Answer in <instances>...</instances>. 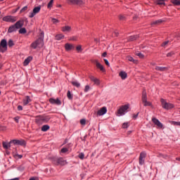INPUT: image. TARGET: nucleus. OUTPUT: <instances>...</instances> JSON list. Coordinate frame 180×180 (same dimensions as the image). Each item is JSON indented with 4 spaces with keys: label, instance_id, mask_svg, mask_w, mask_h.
Segmentation results:
<instances>
[{
    "label": "nucleus",
    "instance_id": "12",
    "mask_svg": "<svg viewBox=\"0 0 180 180\" xmlns=\"http://www.w3.org/2000/svg\"><path fill=\"white\" fill-rule=\"evenodd\" d=\"M49 102L51 103V105H61V101H60V99L58 98H49Z\"/></svg>",
    "mask_w": 180,
    "mask_h": 180
},
{
    "label": "nucleus",
    "instance_id": "14",
    "mask_svg": "<svg viewBox=\"0 0 180 180\" xmlns=\"http://www.w3.org/2000/svg\"><path fill=\"white\" fill-rule=\"evenodd\" d=\"M144 158H146V153L142 152V153H141L140 157H139L140 165H143V164H144Z\"/></svg>",
    "mask_w": 180,
    "mask_h": 180
},
{
    "label": "nucleus",
    "instance_id": "50",
    "mask_svg": "<svg viewBox=\"0 0 180 180\" xmlns=\"http://www.w3.org/2000/svg\"><path fill=\"white\" fill-rule=\"evenodd\" d=\"M68 151V148H63L61 149V153H67Z\"/></svg>",
    "mask_w": 180,
    "mask_h": 180
},
{
    "label": "nucleus",
    "instance_id": "33",
    "mask_svg": "<svg viewBox=\"0 0 180 180\" xmlns=\"http://www.w3.org/2000/svg\"><path fill=\"white\" fill-rule=\"evenodd\" d=\"M169 123L173 126H179V122L169 121Z\"/></svg>",
    "mask_w": 180,
    "mask_h": 180
},
{
    "label": "nucleus",
    "instance_id": "57",
    "mask_svg": "<svg viewBox=\"0 0 180 180\" xmlns=\"http://www.w3.org/2000/svg\"><path fill=\"white\" fill-rule=\"evenodd\" d=\"M138 116H139V113H137L136 115H134L133 118L134 119H137Z\"/></svg>",
    "mask_w": 180,
    "mask_h": 180
},
{
    "label": "nucleus",
    "instance_id": "40",
    "mask_svg": "<svg viewBox=\"0 0 180 180\" xmlns=\"http://www.w3.org/2000/svg\"><path fill=\"white\" fill-rule=\"evenodd\" d=\"M86 123V120L85 119H82L80 120V124L82 125V126H85Z\"/></svg>",
    "mask_w": 180,
    "mask_h": 180
},
{
    "label": "nucleus",
    "instance_id": "4",
    "mask_svg": "<svg viewBox=\"0 0 180 180\" xmlns=\"http://www.w3.org/2000/svg\"><path fill=\"white\" fill-rule=\"evenodd\" d=\"M160 102L162 104V108H163V109H166L167 110H169V109H173V108L174 107V104L171 103H167L163 98L160 100Z\"/></svg>",
    "mask_w": 180,
    "mask_h": 180
},
{
    "label": "nucleus",
    "instance_id": "5",
    "mask_svg": "<svg viewBox=\"0 0 180 180\" xmlns=\"http://www.w3.org/2000/svg\"><path fill=\"white\" fill-rule=\"evenodd\" d=\"M142 103H143V106H151V102L147 101V93L146 91H143L142 94Z\"/></svg>",
    "mask_w": 180,
    "mask_h": 180
},
{
    "label": "nucleus",
    "instance_id": "44",
    "mask_svg": "<svg viewBox=\"0 0 180 180\" xmlns=\"http://www.w3.org/2000/svg\"><path fill=\"white\" fill-rule=\"evenodd\" d=\"M103 61L105 63V64L107 65V67H110V64L109 63V61L107 60V59H103Z\"/></svg>",
    "mask_w": 180,
    "mask_h": 180
},
{
    "label": "nucleus",
    "instance_id": "42",
    "mask_svg": "<svg viewBox=\"0 0 180 180\" xmlns=\"http://www.w3.org/2000/svg\"><path fill=\"white\" fill-rule=\"evenodd\" d=\"M68 4H72L73 5H76L77 0H68Z\"/></svg>",
    "mask_w": 180,
    "mask_h": 180
},
{
    "label": "nucleus",
    "instance_id": "3",
    "mask_svg": "<svg viewBox=\"0 0 180 180\" xmlns=\"http://www.w3.org/2000/svg\"><path fill=\"white\" fill-rule=\"evenodd\" d=\"M50 120V116L48 115H39L36 117L35 122L39 126L43 123H47Z\"/></svg>",
    "mask_w": 180,
    "mask_h": 180
},
{
    "label": "nucleus",
    "instance_id": "20",
    "mask_svg": "<svg viewBox=\"0 0 180 180\" xmlns=\"http://www.w3.org/2000/svg\"><path fill=\"white\" fill-rule=\"evenodd\" d=\"M30 102H32V100H30V97L26 96V97L23 99V105H24V106H26V105L30 103Z\"/></svg>",
    "mask_w": 180,
    "mask_h": 180
},
{
    "label": "nucleus",
    "instance_id": "58",
    "mask_svg": "<svg viewBox=\"0 0 180 180\" xmlns=\"http://www.w3.org/2000/svg\"><path fill=\"white\" fill-rule=\"evenodd\" d=\"M106 56H108V53H106V52H104V53L102 54V57H106Z\"/></svg>",
    "mask_w": 180,
    "mask_h": 180
},
{
    "label": "nucleus",
    "instance_id": "24",
    "mask_svg": "<svg viewBox=\"0 0 180 180\" xmlns=\"http://www.w3.org/2000/svg\"><path fill=\"white\" fill-rule=\"evenodd\" d=\"M32 56H29L28 58H27L24 60V65H29V63H30V61H32Z\"/></svg>",
    "mask_w": 180,
    "mask_h": 180
},
{
    "label": "nucleus",
    "instance_id": "19",
    "mask_svg": "<svg viewBox=\"0 0 180 180\" xmlns=\"http://www.w3.org/2000/svg\"><path fill=\"white\" fill-rule=\"evenodd\" d=\"M18 28L15 27V24L10 26L8 30V33H13V32H16Z\"/></svg>",
    "mask_w": 180,
    "mask_h": 180
},
{
    "label": "nucleus",
    "instance_id": "34",
    "mask_svg": "<svg viewBox=\"0 0 180 180\" xmlns=\"http://www.w3.org/2000/svg\"><path fill=\"white\" fill-rule=\"evenodd\" d=\"M51 22L52 23H53V25H57V23H60V20L56 18H51Z\"/></svg>",
    "mask_w": 180,
    "mask_h": 180
},
{
    "label": "nucleus",
    "instance_id": "47",
    "mask_svg": "<svg viewBox=\"0 0 180 180\" xmlns=\"http://www.w3.org/2000/svg\"><path fill=\"white\" fill-rule=\"evenodd\" d=\"M90 88L91 87L89 86V85L85 86L84 92H88V91H89Z\"/></svg>",
    "mask_w": 180,
    "mask_h": 180
},
{
    "label": "nucleus",
    "instance_id": "56",
    "mask_svg": "<svg viewBox=\"0 0 180 180\" xmlns=\"http://www.w3.org/2000/svg\"><path fill=\"white\" fill-rule=\"evenodd\" d=\"M18 110H23V107H22V105H18Z\"/></svg>",
    "mask_w": 180,
    "mask_h": 180
},
{
    "label": "nucleus",
    "instance_id": "9",
    "mask_svg": "<svg viewBox=\"0 0 180 180\" xmlns=\"http://www.w3.org/2000/svg\"><path fill=\"white\" fill-rule=\"evenodd\" d=\"M152 122L154 123V124H155V126H157L158 129H162V127H164L162 123H161V122H160V120L155 117L152 118Z\"/></svg>",
    "mask_w": 180,
    "mask_h": 180
},
{
    "label": "nucleus",
    "instance_id": "7",
    "mask_svg": "<svg viewBox=\"0 0 180 180\" xmlns=\"http://www.w3.org/2000/svg\"><path fill=\"white\" fill-rule=\"evenodd\" d=\"M0 47H2L1 49V53H5L8 50V42L6 39H2L0 42Z\"/></svg>",
    "mask_w": 180,
    "mask_h": 180
},
{
    "label": "nucleus",
    "instance_id": "39",
    "mask_svg": "<svg viewBox=\"0 0 180 180\" xmlns=\"http://www.w3.org/2000/svg\"><path fill=\"white\" fill-rule=\"evenodd\" d=\"M54 2V0H51L49 3L48 4V8L50 9V8L53 7V4Z\"/></svg>",
    "mask_w": 180,
    "mask_h": 180
},
{
    "label": "nucleus",
    "instance_id": "25",
    "mask_svg": "<svg viewBox=\"0 0 180 180\" xmlns=\"http://www.w3.org/2000/svg\"><path fill=\"white\" fill-rule=\"evenodd\" d=\"M11 143H12V142L7 143V142H4H4L2 143L4 148H5L6 150H8V148H10V147H11Z\"/></svg>",
    "mask_w": 180,
    "mask_h": 180
},
{
    "label": "nucleus",
    "instance_id": "28",
    "mask_svg": "<svg viewBox=\"0 0 180 180\" xmlns=\"http://www.w3.org/2000/svg\"><path fill=\"white\" fill-rule=\"evenodd\" d=\"M64 38V35L62 34H58L56 36V40H62Z\"/></svg>",
    "mask_w": 180,
    "mask_h": 180
},
{
    "label": "nucleus",
    "instance_id": "18",
    "mask_svg": "<svg viewBox=\"0 0 180 180\" xmlns=\"http://www.w3.org/2000/svg\"><path fill=\"white\" fill-rule=\"evenodd\" d=\"M96 67L98 68V70H101L103 72H105V68H103V65L98 62V60H96Z\"/></svg>",
    "mask_w": 180,
    "mask_h": 180
},
{
    "label": "nucleus",
    "instance_id": "26",
    "mask_svg": "<svg viewBox=\"0 0 180 180\" xmlns=\"http://www.w3.org/2000/svg\"><path fill=\"white\" fill-rule=\"evenodd\" d=\"M71 84L73 86H76V88H79V86H81V84L77 81L71 82Z\"/></svg>",
    "mask_w": 180,
    "mask_h": 180
},
{
    "label": "nucleus",
    "instance_id": "10",
    "mask_svg": "<svg viewBox=\"0 0 180 180\" xmlns=\"http://www.w3.org/2000/svg\"><path fill=\"white\" fill-rule=\"evenodd\" d=\"M56 165H66L67 160H63V158H59L55 160Z\"/></svg>",
    "mask_w": 180,
    "mask_h": 180
},
{
    "label": "nucleus",
    "instance_id": "59",
    "mask_svg": "<svg viewBox=\"0 0 180 180\" xmlns=\"http://www.w3.org/2000/svg\"><path fill=\"white\" fill-rule=\"evenodd\" d=\"M70 40H73L75 41H77V37H73L72 39H70Z\"/></svg>",
    "mask_w": 180,
    "mask_h": 180
},
{
    "label": "nucleus",
    "instance_id": "37",
    "mask_svg": "<svg viewBox=\"0 0 180 180\" xmlns=\"http://www.w3.org/2000/svg\"><path fill=\"white\" fill-rule=\"evenodd\" d=\"M162 20H158L153 21L152 22V25H160V23H162Z\"/></svg>",
    "mask_w": 180,
    "mask_h": 180
},
{
    "label": "nucleus",
    "instance_id": "30",
    "mask_svg": "<svg viewBox=\"0 0 180 180\" xmlns=\"http://www.w3.org/2000/svg\"><path fill=\"white\" fill-rule=\"evenodd\" d=\"M8 47H13V46H15V43H13V40L9 39L8 42Z\"/></svg>",
    "mask_w": 180,
    "mask_h": 180
},
{
    "label": "nucleus",
    "instance_id": "48",
    "mask_svg": "<svg viewBox=\"0 0 180 180\" xmlns=\"http://www.w3.org/2000/svg\"><path fill=\"white\" fill-rule=\"evenodd\" d=\"M76 50L77 51H82V47L79 45V46H77V47H76Z\"/></svg>",
    "mask_w": 180,
    "mask_h": 180
},
{
    "label": "nucleus",
    "instance_id": "45",
    "mask_svg": "<svg viewBox=\"0 0 180 180\" xmlns=\"http://www.w3.org/2000/svg\"><path fill=\"white\" fill-rule=\"evenodd\" d=\"M136 55L138 56V57H139V58H144V55H143V53H138Z\"/></svg>",
    "mask_w": 180,
    "mask_h": 180
},
{
    "label": "nucleus",
    "instance_id": "54",
    "mask_svg": "<svg viewBox=\"0 0 180 180\" xmlns=\"http://www.w3.org/2000/svg\"><path fill=\"white\" fill-rule=\"evenodd\" d=\"M168 43H169V41H168L163 42L162 44V47H165V46H167V44H168Z\"/></svg>",
    "mask_w": 180,
    "mask_h": 180
},
{
    "label": "nucleus",
    "instance_id": "41",
    "mask_svg": "<svg viewBox=\"0 0 180 180\" xmlns=\"http://www.w3.org/2000/svg\"><path fill=\"white\" fill-rule=\"evenodd\" d=\"M67 96L68 99H72V95H71V91H68Z\"/></svg>",
    "mask_w": 180,
    "mask_h": 180
},
{
    "label": "nucleus",
    "instance_id": "13",
    "mask_svg": "<svg viewBox=\"0 0 180 180\" xmlns=\"http://www.w3.org/2000/svg\"><path fill=\"white\" fill-rule=\"evenodd\" d=\"M107 112L108 109H106V107H103L97 112V115L98 116H103Z\"/></svg>",
    "mask_w": 180,
    "mask_h": 180
},
{
    "label": "nucleus",
    "instance_id": "8",
    "mask_svg": "<svg viewBox=\"0 0 180 180\" xmlns=\"http://www.w3.org/2000/svg\"><path fill=\"white\" fill-rule=\"evenodd\" d=\"M40 9H41V6L34 7L32 12L30 14L29 18H34V15L40 12Z\"/></svg>",
    "mask_w": 180,
    "mask_h": 180
},
{
    "label": "nucleus",
    "instance_id": "52",
    "mask_svg": "<svg viewBox=\"0 0 180 180\" xmlns=\"http://www.w3.org/2000/svg\"><path fill=\"white\" fill-rule=\"evenodd\" d=\"M120 20H126V16L124 15H120Z\"/></svg>",
    "mask_w": 180,
    "mask_h": 180
},
{
    "label": "nucleus",
    "instance_id": "36",
    "mask_svg": "<svg viewBox=\"0 0 180 180\" xmlns=\"http://www.w3.org/2000/svg\"><path fill=\"white\" fill-rule=\"evenodd\" d=\"M85 4L82 0H76V5H84Z\"/></svg>",
    "mask_w": 180,
    "mask_h": 180
},
{
    "label": "nucleus",
    "instance_id": "61",
    "mask_svg": "<svg viewBox=\"0 0 180 180\" xmlns=\"http://www.w3.org/2000/svg\"><path fill=\"white\" fill-rule=\"evenodd\" d=\"M115 36H119V32H115Z\"/></svg>",
    "mask_w": 180,
    "mask_h": 180
},
{
    "label": "nucleus",
    "instance_id": "15",
    "mask_svg": "<svg viewBox=\"0 0 180 180\" xmlns=\"http://www.w3.org/2000/svg\"><path fill=\"white\" fill-rule=\"evenodd\" d=\"M65 49L66 51H71V50H74L75 49V46L71 44L67 43L65 44Z\"/></svg>",
    "mask_w": 180,
    "mask_h": 180
},
{
    "label": "nucleus",
    "instance_id": "63",
    "mask_svg": "<svg viewBox=\"0 0 180 180\" xmlns=\"http://www.w3.org/2000/svg\"><path fill=\"white\" fill-rule=\"evenodd\" d=\"M30 180H36V179H34V177H32V178L30 179Z\"/></svg>",
    "mask_w": 180,
    "mask_h": 180
},
{
    "label": "nucleus",
    "instance_id": "31",
    "mask_svg": "<svg viewBox=\"0 0 180 180\" xmlns=\"http://www.w3.org/2000/svg\"><path fill=\"white\" fill-rule=\"evenodd\" d=\"M155 70L156 71H165V68L156 66Z\"/></svg>",
    "mask_w": 180,
    "mask_h": 180
},
{
    "label": "nucleus",
    "instance_id": "64",
    "mask_svg": "<svg viewBox=\"0 0 180 180\" xmlns=\"http://www.w3.org/2000/svg\"><path fill=\"white\" fill-rule=\"evenodd\" d=\"M177 161H180V158H176Z\"/></svg>",
    "mask_w": 180,
    "mask_h": 180
},
{
    "label": "nucleus",
    "instance_id": "51",
    "mask_svg": "<svg viewBox=\"0 0 180 180\" xmlns=\"http://www.w3.org/2000/svg\"><path fill=\"white\" fill-rule=\"evenodd\" d=\"M25 11H27V6H24L21 10H20V12H25Z\"/></svg>",
    "mask_w": 180,
    "mask_h": 180
},
{
    "label": "nucleus",
    "instance_id": "16",
    "mask_svg": "<svg viewBox=\"0 0 180 180\" xmlns=\"http://www.w3.org/2000/svg\"><path fill=\"white\" fill-rule=\"evenodd\" d=\"M11 143H13V144H17L18 146H25L26 144V142L23 140H13L11 141Z\"/></svg>",
    "mask_w": 180,
    "mask_h": 180
},
{
    "label": "nucleus",
    "instance_id": "2",
    "mask_svg": "<svg viewBox=\"0 0 180 180\" xmlns=\"http://www.w3.org/2000/svg\"><path fill=\"white\" fill-rule=\"evenodd\" d=\"M43 40H44V33L42 32L39 39L31 44V47L34 49L37 47H43Z\"/></svg>",
    "mask_w": 180,
    "mask_h": 180
},
{
    "label": "nucleus",
    "instance_id": "53",
    "mask_svg": "<svg viewBox=\"0 0 180 180\" xmlns=\"http://www.w3.org/2000/svg\"><path fill=\"white\" fill-rule=\"evenodd\" d=\"M174 56V52H169L167 54V57H172Z\"/></svg>",
    "mask_w": 180,
    "mask_h": 180
},
{
    "label": "nucleus",
    "instance_id": "17",
    "mask_svg": "<svg viewBox=\"0 0 180 180\" xmlns=\"http://www.w3.org/2000/svg\"><path fill=\"white\" fill-rule=\"evenodd\" d=\"M89 78L90 80L92 81V82H94L96 85H99V84H101L98 78L94 76H90Z\"/></svg>",
    "mask_w": 180,
    "mask_h": 180
},
{
    "label": "nucleus",
    "instance_id": "62",
    "mask_svg": "<svg viewBox=\"0 0 180 180\" xmlns=\"http://www.w3.org/2000/svg\"><path fill=\"white\" fill-rule=\"evenodd\" d=\"M94 41H96V43H98V39H94Z\"/></svg>",
    "mask_w": 180,
    "mask_h": 180
},
{
    "label": "nucleus",
    "instance_id": "21",
    "mask_svg": "<svg viewBox=\"0 0 180 180\" xmlns=\"http://www.w3.org/2000/svg\"><path fill=\"white\" fill-rule=\"evenodd\" d=\"M119 75H120L121 79H126V78H127V73L124 71L120 72Z\"/></svg>",
    "mask_w": 180,
    "mask_h": 180
},
{
    "label": "nucleus",
    "instance_id": "29",
    "mask_svg": "<svg viewBox=\"0 0 180 180\" xmlns=\"http://www.w3.org/2000/svg\"><path fill=\"white\" fill-rule=\"evenodd\" d=\"M19 33H20V34H25V33H26V28H25V27L20 28Z\"/></svg>",
    "mask_w": 180,
    "mask_h": 180
},
{
    "label": "nucleus",
    "instance_id": "22",
    "mask_svg": "<svg viewBox=\"0 0 180 180\" xmlns=\"http://www.w3.org/2000/svg\"><path fill=\"white\" fill-rule=\"evenodd\" d=\"M127 60H128V61H130L131 63H134V64H137L138 63L137 60H134V58L130 56H127Z\"/></svg>",
    "mask_w": 180,
    "mask_h": 180
},
{
    "label": "nucleus",
    "instance_id": "1",
    "mask_svg": "<svg viewBox=\"0 0 180 180\" xmlns=\"http://www.w3.org/2000/svg\"><path fill=\"white\" fill-rule=\"evenodd\" d=\"M129 109H130L129 103H127L123 105H121L116 112V116H118V117L124 116V115H126V113L129 112Z\"/></svg>",
    "mask_w": 180,
    "mask_h": 180
},
{
    "label": "nucleus",
    "instance_id": "27",
    "mask_svg": "<svg viewBox=\"0 0 180 180\" xmlns=\"http://www.w3.org/2000/svg\"><path fill=\"white\" fill-rule=\"evenodd\" d=\"M47 130H50V126L47 124L42 126L41 131H47Z\"/></svg>",
    "mask_w": 180,
    "mask_h": 180
},
{
    "label": "nucleus",
    "instance_id": "35",
    "mask_svg": "<svg viewBox=\"0 0 180 180\" xmlns=\"http://www.w3.org/2000/svg\"><path fill=\"white\" fill-rule=\"evenodd\" d=\"M137 39V36H131L129 38V41H134Z\"/></svg>",
    "mask_w": 180,
    "mask_h": 180
},
{
    "label": "nucleus",
    "instance_id": "11",
    "mask_svg": "<svg viewBox=\"0 0 180 180\" xmlns=\"http://www.w3.org/2000/svg\"><path fill=\"white\" fill-rule=\"evenodd\" d=\"M15 27L18 29H21V27H23V25H25V20L21 19L18 21H17L15 24Z\"/></svg>",
    "mask_w": 180,
    "mask_h": 180
},
{
    "label": "nucleus",
    "instance_id": "43",
    "mask_svg": "<svg viewBox=\"0 0 180 180\" xmlns=\"http://www.w3.org/2000/svg\"><path fill=\"white\" fill-rule=\"evenodd\" d=\"M23 157V155H19V154H15L14 155V158H18V159H20Z\"/></svg>",
    "mask_w": 180,
    "mask_h": 180
},
{
    "label": "nucleus",
    "instance_id": "60",
    "mask_svg": "<svg viewBox=\"0 0 180 180\" xmlns=\"http://www.w3.org/2000/svg\"><path fill=\"white\" fill-rule=\"evenodd\" d=\"M162 157H163V158H168V156H167V155H162Z\"/></svg>",
    "mask_w": 180,
    "mask_h": 180
},
{
    "label": "nucleus",
    "instance_id": "49",
    "mask_svg": "<svg viewBox=\"0 0 180 180\" xmlns=\"http://www.w3.org/2000/svg\"><path fill=\"white\" fill-rule=\"evenodd\" d=\"M164 4H165L164 0H158V5H164Z\"/></svg>",
    "mask_w": 180,
    "mask_h": 180
},
{
    "label": "nucleus",
    "instance_id": "55",
    "mask_svg": "<svg viewBox=\"0 0 180 180\" xmlns=\"http://www.w3.org/2000/svg\"><path fill=\"white\" fill-rule=\"evenodd\" d=\"M14 120L16 123H19V117H14Z\"/></svg>",
    "mask_w": 180,
    "mask_h": 180
},
{
    "label": "nucleus",
    "instance_id": "46",
    "mask_svg": "<svg viewBox=\"0 0 180 180\" xmlns=\"http://www.w3.org/2000/svg\"><path fill=\"white\" fill-rule=\"evenodd\" d=\"M84 157H85V155H84V153H81L79 154V158H80V160H84Z\"/></svg>",
    "mask_w": 180,
    "mask_h": 180
},
{
    "label": "nucleus",
    "instance_id": "32",
    "mask_svg": "<svg viewBox=\"0 0 180 180\" xmlns=\"http://www.w3.org/2000/svg\"><path fill=\"white\" fill-rule=\"evenodd\" d=\"M130 126V124L129 122H124L122 124V129H127Z\"/></svg>",
    "mask_w": 180,
    "mask_h": 180
},
{
    "label": "nucleus",
    "instance_id": "6",
    "mask_svg": "<svg viewBox=\"0 0 180 180\" xmlns=\"http://www.w3.org/2000/svg\"><path fill=\"white\" fill-rule=\"evenodd\" d=\"M4 22H9L11 23H15L18 20V17L13 15H6L3 18Z\"/></svg>",
    "mask_w": 180,
    "mask_h": 180
},
{
    "label": "nucleus",
    "instance_id": "23",
    "mask_svg": "<svg viewBox=\"0 0 180 180\" xmlns=\"http://www.w3.org/2000/svg\"><path fill=\"white\" fill-rule=\"evenodd\" d=\"M62 32H71V26H68V25H66L65 27H62Z\"/></svg>",
    "mask_w": 180,
    "mask_h": 180
},
{
    "label": "nucleus",
    "instance_id": "38",
    "mask_svg": "<svg viewBox=\"0 0 180 180\" xmlns=\"http://www.w3.org/2000/svg\"><path fill=\"white\" fill-rule=\"evenodd\" d=\"M172 4H174V5L179 6L180 0H172Z\"/></svg>",
    "mask_w": 180,
    "mask_h": 180
}]
</instances>
